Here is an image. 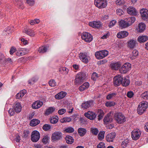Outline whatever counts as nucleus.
I'll return each instance as SVG.
<instances>
[{
  "label": "nucleus",
  "instance_id": "1",
  "mask_svg": "<svg viewBox=\"0 0 148 148\" xmlns=\"http://www.w3.org/2000/svg\"><path fill=\"white\" fill-rule=\"evenodd\" d=\"M86 74L85 73L80 72L78 73L76 76L74 83L75 84H80L85 80Z\"/></svg>",
  "mask_w": 148,
  "mask_h": 148
},
{
  "label": "nucleus",
  "instance_id": "2",
  "mask_svg": "<svg viewBox=\"0 0 148 148\" xmlns=\"http://www.w3.org/2000/svg\"><path fill=\"white\" fill-rule=\"evenodd\" d=\"M114 119L118 123H123L126 121L125 117L121 112L115 113Z\"/></svg>",
  "mask_w": 148,
  "mask_h": 148
},
{
  "label": "nucleus",
  "instance_id": "3",
  "mask_svg": "<svg viewBox=\"0 0 148 148\" xmlns=\"http://www.w3.org/2000/svg\"><path fill=\"white\" fill-rule=\"evenodd\" d=\"M148 107V103L144 101L140 103L138 106L137 109L138 113V114H142L145 111Z\"/></svg>",
  "mask_w": 148,
  "mask_h": 148
},
{
  "label": "nucleus",
  "instance_id": "4",
  "mask_svg": "<svg viewBox=\"0 0 148 148\" xmlns=\"http://www.w3.org/2000/svg\"><path fill=\"white\" fill-rule=\"evenodd\" d=\"M94 3L95 5L100 9L105 8L107 4L106 0H95Z\"/></svg>",
  "mask_w": 148,
  "mask_h": 148
},
{
  "label": "nucleus",
  "instance_id": "5",
  "mask_svg": "<svg viewBox=\"0 0 148 148\" xmlns=\"http://www.w3.org/2000/svg\"><path fill=\"white\" fill-rule=\"evenodd\" d=\"M108 54V52L107 50H102L96 52L95 56L97 59H101L106 56Z\"/></svg>",
  "mask_w": 148,
  "mask_h": 148
},
{
  "label": "nucleus",
  "instance_id": "6",
  "mask_svg": "<svg viewBox=\"0 0 148 148\" xmlns=\"http://www.w3.org/2000/svg\"><path fill=\"white\" fill-rule=\"evenodd\" d=\"M81 37L85 41L89 42L92 40V36L91 35L87 32H83L81 35Z\"/></svg>",
  "mask_w": 148,
  "mask_h": 148
},
{
  "label": "nucleus",
  "instance_id": "7",
  "mask_svg": "<svg viewBox=\"0 0 148 148\" xmlns=\"http://www.w3.org/2000/svg\"><path fill=\"white\" fill-rule=\"evenodd\" d=\"M123 77L121 75H118L114 78V85L115 86H119L122 83Z\"/></svg>",
  "mask_w": 148,
  "mask_h": 148
},
{
  "label": "nucleus",
  "instance_id": "8",
  "mask_svg": "<svg viewBox=\"0 0 148 148\" xmlns=\"http://www.w3.org/2000/svg\"><path fill=\"white\" fill-rule=\"evenodd\" d=\"M40 138V134L38 131L34 130L32 132L31 136V140L33 142H37L39 139Z\"/></svg>",
  "mask_w": 148,
  "mask_h": 148
},
{
  "label": "nucleus",
  "instance_id": "9",
  "mask_svg": "<svg viewBox=\"0 0 148 148\" xmlns=\"http://www.w3.org/2000/svg\"><path fill=\"white\" fill-rule=\"evenodd\" d=\"M131 64L129 63L124 64L119 70L120 72L122 73H126L131 69Z\"/></svg>",
  "mask_w": 148,
  "mask_h": 148
},
{
  "label": "nucleus",
  "instance_id": "10",
  "mask_svg": "<svg viewBox=\"0 0 148 148\" xmlns=\"http://www.w3.org/2000/svg\"><path fill=\"white\" fill-rule=\"evenodd\" d=\"M141 132L139 129L134 130L132 132L131 136L132 139L135 140H138L140 137Z\"/></svg>",
  "mask_w": 148,
  "mask_h": 148
},
{
  "label": "nucleus",
  "instance_id": "11",
  "mask_svg": "<svg viewBox=\"0 0 148 148\" xmlns=\"http://www.w3.org/2000/svg\"><path fill=\"white\" fill-rule=\"evenodd\" d=\"M142 19L148 22V10L146 9H141L140 11Z\"/></svg>",
  "mask_w": 148,
  "mask_h": 148
},
{
  "label": "nucleus",
  "instance_id": "12",
  "mask_svg": "<svg viewBox=\"0 0 148 148\" xmlns=\"http://www.w3.org/2000/svg\"><path fill=\"white\" fill-rule=\"evenodd\" d=\"M113 112H110L108 113L107 115L105 117L103 121L104 123L106 124H107L109 123H111L112 121V117L111 114H113Z\"/></svg>",
  "mask_w": 148,
  "mask_h": 148
},
{
  "label": "nucleus",
  "instance_id": "13",
  "mask_svg": "<svg viewBox=\"0 0 148 148\" xmlns=\"http://www.w3.org/2000/svg\"><path fill=\"white\" fill-rule=\"evenodd\" d=\"M79 57L80 59L85 63L88 62L89 57L86 53H80L79 55Z\"/></svg>",
  "mask_w": 148,
  "mask_h": 148
},
{
  "label": "nucleus",
  "instance_id": "14",
  "mask_svg": "<svg viewBox=\"0 0 148 148\" xmlns=\"http://www.w3.org/2000/svg\"><path fill=\"white\" fill-rule=\"evenodd\" d=\"M29 51L28 49L25 48H20L17 50L16 54L18 56H21L27 54Z\"/></svg>",
  "mask_w": 148,
  "mask_h": 148
},
{
  "label": "nucleus",
  "instance_id": "15",
  "mask_svg": "<svg viewBox=\"0 0 148 148\" xmlns=\"http://www.w3.org/2000/svg\"><path fill=\"white\" fill-rule=\"evenodd\" d=\"M84 115L86 117L91 120L95 119L96 117L95 114L90 111H89L85 113Z\"/></svg>",
  "mask_w": 148,
  "mask_h": 148
},
{
  "label": "nucleus",
  "instance_id": "16",
  "mask_svg": "<svg viewBox=\"0 0 148 148\" xmlns=\"http://www.w3.org/2000/svg\"><path fill=\"white\" fill-rule=\"evenodd\" d=\"M62 134L61 132H55L52 135V139L54 140H60L62 138Z\"/></svg>",
  "mask_w": 148,
  "mask_h": 148
},
{
  "label": "nucleus",
  "instance_id": "17",
  "mask_svg": "<svg viewBox=\"0 0 148 148\" xmlns=\"http://www.w3.org/2000/svg\"><path fill=\"white\" fill-rule=\"evenodd\" d=\"M93 106V102L92 101H87L83 103L82 105V107L84 109H87Z\"/></svg>",
  "mask_w": 148,
  "mask_h": 148
},
{
  "label": "nucleus",
  "instance_id": "18",
  "mask_svg": "<svg viewBox=\"0 0 148 148\" xmlns=\"http://www.w3.org/2000/svg\"><path fill=\"white\" fill-rule=\"evenodd\" d=\"M137 42L135 39H132L129 40L127 42V46L130 49H133L135 46Z\"/></svg>",
  "mask_w": 148,
  "mask_h": 148
},
{
  "label": "nucleus",
  "instance_id": "19",
  "mask_svg": "<svg viewBox=\"0 0 148 148\" xmlns=\"http://www.w3.org/2000/svg\"><path fill=\"white\" fill-rule=\"evenodd\" d=\"M43 102L40 101H36L34 102L32 105V108L35 109L40 108L43 105Z\"/></svg>",
  "mask_w": 148,
  "mask_h": 148
},
{
  "label": "nucleus",
  "instance_id": "20",
  "mask_svg": "<svg viewBox=\"0 0 148 148\" xmlns=\"http://www.w3.org/2000/svg\"><path fill=\"white\" fill-rule=\"evenodd\" d=\"M88 24L90 26L97 28H98L101 26L100 22L99 21H93L90 22Z\"/></svg>",
  "mask_w": 148,
  "mask_h": 148
},
{
  "label": "nucleus",
  "instance_id": "21",
  "mask_svg": "<svg viewBox=\"0 0 148 148\" xmlns=\"http://www.w3.org/2000/svg\"><path fill=\"white\" fill-rule=\"evenodd\" d=\"M121 65L119 62H113L110 64V66L113 70H116L120 68Z\"/></svg>",
  "mask_w": 148,
  "mask_h": 148
},
{
  "label": "nucleus",
  "instance_id": "22",
  "mask_svg": "<svg viewBox=\"0 0 148 148\" xmlns=\"http://www.w3.org/2000/svg\"><path fill=\"white\" fill-rule=\"evenodd\" d=\"M67 93L65 92L61 91L56 95L55 97L56 99H60L64 98L66 95Z\"/></svg>",
  "mask_w": 148,
  "mask_h": 148
},
{
  "label": "nucleus",
  "instance_id": "23",
  "mask_svg": "<svg viewBox=\"0 0 148 148\" xmlns=\"http://www.w3.org/2000/svg\"><path fill=\"white\" fill-rule=\"evenodd\" d=\"M128 13L132 15H135L137 14V12L135 8L132 7H130L127 9Z\"/></svg>",
  "mask_w": 148,
  "mask_h": 148
},
{
  "label": "nucleus",
  "instance_id": "24",
  "mask_svg": "<svg viewBox=\"0 0 148 148\" xmlns=\"http://www.w3.org/2000/svg\"><path fill=\"white\" fill-rule=\"evenodd\" d=\"M128 35V33L125 31H121L119 32L117 35V37L119 38H122L127 36Z\"/></svg>",
  "mask_w": 148,
  "mask_h": 148
},
{
  "label": "nucleus",
  "instance_id": "25",
  "mask_svg": "<svg viewBox=\"0 0 148 148\" xmlns=\"http://www.w3.org/2000/svg\"><path fill=\"white\" fill-rule=\"evenodd\" d=\"M116 134L114 133L109 134L106 136V140L109 142H112L113 139L115 137Z\"/></svg>",
  "mask_w": 148,
  "mask_h": 148
},
{
  "label": "nucleus",
  "instance_id": "26",
  "mask_svg": "<svg viewBox=\"0 0 148 148\" xmlns=\"http://www.w3.org/2000/svg\"><path fill=\"white\" fill-rule=\"evenodd\" d=\"M125 20L128 26H129L135 21V18L134 17L126 18H125Z\"/></svg>",
  "mask_w": 148,
  "mask_h": 148
},
{
  "label": "nucleus",
  "instance_id": "27",
  "mask_svg": "<svg viewBox=\"0 0 148 148\" xmlns=\"http://www.w3.org/2000/svg\"><path fill=\"white\" fill-rule=\"evenodd\" d=\"M145 24L141 23L138 25V28L137 29V30L139 32H143L145 29Z\"/></svg>",
  "mask_w": 148,
  "mask_h": 148
},
{
  "label": "nucleus",
  "instance_id": "28",
  "mask_svg": "<svg viewBox=\"0 0 148 148\" xmlns=\"http://www.w3.org/2000/svg\"><path fill=\"white\" fill-rule=\"evenodd\" d=\"M89 86V83L87 82H85L79 87V90L80 91H83L84 90L88 89Z\"/></svg>",
  "mask_w": 148,
  "mask_h": 148
},
{
  "label": "nucleus",
  "instance_id": "29",
  "mask_svg": "<svg viewBox=\"0 0 148 148\" xmlns=\"http://www.w3.org/2000/svg\"><path fill=\"white\" fill-rule=\"evenodd\" d=\"M23 32L31 36H33L35 35L34 32V31L30 29L26 28H25Z\"/></svg>",
  "mask_w": 148,
  "mask_h": 148
},
{
  "label": "nucleus",
  "instance_id": "30",
  "mask_svg": "<svg viewBox=\"0 0 148 148\" xmlns=\"http://www.w3.org/2000/svg\"><path fill=\"white\" fill-rule=\"evenodd\" d=\"M21 108L20 103L19 102H16L14 108L15 111L16 112H20L21 111Z\"/></svg>",
  "mask_w": 148,
  "mask_h": 148
},
{
  "label": "nucleus",
  "instance_id": "31",
  "mask_svg": "<svg viewBox=\"0 0 148 148\" xmlns=\"http://www.w3.org/2000/svg\"><path fill=\"white\" fill-rule=\"evenodd\" d=\"M26 93V90H23L18 93L16 95V98L17 99H21Z\"/></svg>",
  "mask_w": 148,
  "mask_h": 148
},
{
  "label": "nucleus",
  "instance_id": "32",
  "mask_svg": "<svg viewBox=\"0 0 148 148\" xmlns=\"http://www.w3.org/2000/svg\"><path fill=\"white\" fill-rule=\"evenodd\" d=\"M148 40V37L145 36H139L137 39L138 41L140 43L144 42Z\"/></svg>",
  "mask_w": 148,
  "mask_h": 148
},
{
  "label": "nucleus",
  "instance_id": "33",
  "mask_svg": "<svg viewBox=\"0 0 148 148\" xmlns=\"http://www.w3.org/2000/svg\"><path fill=\"white\" fill-rule=\"evenodd\" d=\"M55 109L54 107H50L47 109L45 112V114L48 115L51 114L54 111Z\"/></svg>",
  "mask_w": 148,
  "mask_h": 148
},
{
  "label": "nucleus",
  "instance_id": "34",
  "mask_svg": "<svg viewBox=\"0 0 148 148\" xmlns=\"http://www.w3.org/2000/svg\"><path fill=\"white\" fill-rule=\"evenodd\" d=\"M78 132L79 136H83L86 133V130L84 128H80L78 130Z\"/></svg>",
  "mask_w": 148,
  "mask_h": 148
},
{
  "label": "nucleus",
  "instance_id": "35",
  "mask_svg": "<svg viewBox=\"0 0 148 148\" xmlns=\"http://www.w3.org/2000/svg\"><path fill=\"white\" fill-rule=\"evenodd\" d=\"M66 142L69 144H71L74 142V139L71 136H67L65 137Z\"/></svg>",
  "mask_w": 148,
  "mask_h": 148
},
{
  "label": "nucleus",
  "instance_id": "36",
  "mask_svg": "<svg viewBox=\"0 0 148 148\" xmlns=\"http://www.w3.org/2000/svg\"><path fill=\"white\" fill-rule=\"evenodd\" d=\"M138 52L136 50H134L130 56V59L133 60L135 59L136 57L138 55Z\"/></svg>",
  "mask_w": 148,
  "mask_h": 148
},
{
  "label": "nucleus",
  "instance_id": "37",
  "mask_svg": "<svg viewBox=\"0 0 148 148\" xmlns=\"http://www.w3.org/2000/svg\"><path fill=\"white\" fill-rule=\"evenodd\" d=\"M6 58L4 55L1 53L0 52V64H3L6 63Z\"/></svg>",
  "mask_w": 148,
  "mask_h": 148
},
{
  "label": "nucleus",
  "instance_id": "38",
  "mask_svg": "<svg viewBox=\"0 0 148 148\" xmlns=\"http://www.w3.org/2000/svg\"><path fill=\"white\" fill-rule=\"evenodd\" d=\"M40 123L39 120L36 119H33L30 122V125L31 126H35L38 125Z\"/></svg>",
  "mask_w": 148,
  "mask_h": 148
},
{
  "label": "nucleus",
  "instance_id": "39",
  "mask_svg": "<svg viewBox=\"0 0 148 148\" xmlns=\"http://www.w3.org/2000/svg\"><path fill=\"white\" fill-rule=\"evenodd\" d=\"M119 25L122 28H125L128 27L125 20H121L119 22Z\"/></svg>",
  "mask_w": 148,
  "mask_h": 148
},
{
  "label": "nucleus",
  "instance_id": "40",
  "mask_svg": "<svg viewBox=\"0 0 148 148\" xmlns=\"http://www.w3.org/2000/svg\"><path fill=\"white\" fill-rule=\"evenodd\" d=\"M12 0L14 2V1L15 2H16V3H15L18 5V7H19V8H20L21 9H23L24 8L23 3L21 1H17V0Z\"/></svg>",
  "mask_w": 148,
  "mask_h": 148
},
{
  "label": "nucleus",
  "instance_id": "41",
  "mask_svg": "<svg viewBox=\"0 0 148 148\" xmlns=\"http://www.w3.org/2000/svg\"><path fill=\"white\" fill-rule=\"evenodd\" d=\"M130 83V82L129 80L125 78H123V80H122L121 84L123 86H127Z\"/></svg>",
  "mask_w": 148,
  "mask_h": 148
},
{
  "label": "nucleus",
  "instance_id": "42",
  "mask_svg": "<svg viewBox=\"0 0 148 148\" xmlns=\"http://www.w3.org/2000/svg\"><path fill=\"white\" fill-rule=\"evenodd\" d=\"M58 121V118L57 116H53L50 119V122L52 124H55L57 123Z\"/></svg>",
  "mask_w": 148,
  "mask_h": 148
},
{
  "label": "nucleus",
  "instance_id": "43",
  "mask_svg": "<svg viewBox=\"0 0 148 148\" xmlns=\"http://www.w3.org/2000/svg\"><path fill=\"white\" fill-rule=\"evenodd\" d=\"M50 139L49 136L46 135L43 136L42 139V142L44 144H46L49 141Z\"/></svg>",
  "mask_w": 148,
  "mask_h": 148
},
{
  "label": "nucleus",
  "instance_id": "44",
  "mask_svg": "<svg viewBox=\"0 0 148 148\" xmlns=\"http://www.w3.org/2000/svg\"><path fill=\"white\" fill-rule=\"evenodd\" d=\"M117 95V93L112 92L110 93L106 97V99L108 100H109L115 97Z\"/></svg>",
  "mask_w": 148,
  "mask_h": 148
},
{
  "label": "nucleus",
  "instance_id": "45",
  "mask_svg": "<svg viewBox=\"0 0 148 148\" xmlns=\"http://www.w3.org/2000/svg\"><path fill=\"white\" fill-rule=\"evenodd\" d=\"M47 47L46 46H42L39 48L38 51L40 53H43L46 52L47 50Z\"/></svg>",
  "mask_w": 148,
  "mask_h": 148
},
{
  "label": "nucleus",
  "instance_id": "46",
  "mask_svg": "<svg viewBox=\"0 0 148 148\" xmlns=\"http://www.w3.org/2000/svg\"><path fill=\"white\" fill-rule=\"evenodd\" d=\"M40 20L38 19H35L34 20H31L29 22L31 25H33L35 24H38L40 22Z\"/></svg>",
  "mask_w": 148,
  "mask_h": 148
},
{
  "label": "nucleus",
  "instance_id": "47",
  "mask_svg": "<svg viewBox=\"0 0 148 148\" xmlns=\"http://www.w3.org/2000/svg\"><path fill=\"white\" fill-rule=\"evenodd\" d=\"M90 131L92 133L95 135L97 134L99 130L98 129L94 127H92L90 128Z\"/></svg>",
  "mask_w": 148,
  "mask_h": 148
},
{
  "label": "nucleus",
  "instance_id": "48",
  "mask_svg": "<svg viewBox=\"0 0 148 148\" xmlns=\"http://www.w3.org/2000/svg\"><path fill=\"white\" fill-rule=\"evenodd\" d=\"M141 98L145 100H148V91L143 93L141 95Z\"/></svg>",
  "mask_w": 148,
  "mask_h": 148
},
{
  "label": "nucleus",
  "instance_id": "49",
  "mask_svg": "<svg viewBox=\"0 0 148 148\" xmlns=\"http://www.w3.org/2000/svg\"><path fill=\"white\" fill-rule=\"evenodd\" d=\"M99 115H98V119L99 120H101L104 115V113L103 111L101 110H100L98 111Z\"/></svg>",
  "mask_w": 148,
  "mask_h": 148
},
{
  "label": "nucleus",
  "instance_id": "50",
  "mask_svg": "<svg viewBox=\"0 0 148 148\" xmlns=\"http://www.w3.org/2000/svg\"><path fill=\"white\" fill-rule=\"evenodd\" d=\"M71 121V119L70 117H65L62 119L60 120L62 123H64L66 122H69Z\"/></svg>",
  "mask_w": 148,
  "mask_h": 148
},
{
  "label": "nucleus",
  "instance_id": "51",
  "mask_svg": "<svg viewBox=\"0 0 148 148\" xmlns=\"http://www.w3.org/2000/svg\"><path fill=\"white\" fill-rule=\"evenodd\" d=\"M74 131V128L71 127H69L65 129L64 131L68 133H71L73 132Z\"/></svg>",
  "mask_w": 148,
  "mask_h": 148
},
{
  "label": "nucleus",
  "instance_id": "52",
  "mask_svg": "<svg viewBox=\"0 0 148 148\" xmlns=\"http://www.w3.org/2000/svg\"><path fill=\"white\" fill-rule=\"evenodd\" d=\"M105 132L104 131L100 132L98 135V138L99 140H102L104 137Z\"/></svg>",
  "mask_w": 148,
  "mask_h": 148
},
{
  "label": "nucleus",
  "instance_id": "53",
  "mask_svg": "<svg viewBox=\"0 0 148 148\" xmlns=\"http://www.w3.org/2000/svg\"><path fill=\"white\" fill-rule=\"evenodd\" d=\"M115 103L114 101H108L105 103L106 106L108 107H110L115 105Z\"/></svg>",
  "mask_w": 148,
  "mask_h": 148
},
{
  "label": "nucleus",
  "instance_id": "54",
  "mask_svg": "<svg viewBox=\"0 0 148 148\" xmlns=\"http://www.w3.org/2000/svg\"><path fill=\"white\" fill-rule=\"evenodd\" d=\"M115 3L117 5H122L125 3V1L124 0H116Z\"/></svg>",
  "mask_w": 148,
  "mask_h": 148
},
{
  "label": "nucleus",
  "instance_id": "55",
  "mask_svg": "<svg viewBox=\"0 0 148 148\" xmlns=\"http://www.w3.org/2000/svg\"><path fill=\"white\" fill-rule=\"evenodd\" d=\"M51 128V126L48 124H45L42 127L43 129L45 131L49 130Z\"/></svg>",
  "mask_w": 148,
  "mask_h": 148
},
{
  "label": "nucleus",
  "instance_id": "56",
  "mask_svg": "<svg viewBox=\"0 0 148 148\" xmlns=\"http://www.w3.org/2000/svg\"><path fill=\"white\" fill-rule=\"evenodd\" d=\"M99 77V76L97 73L94 72L92 74V75L91 79L95 81Z\"/></svg>",
  "mask_w": 148,
  "mask_h": 148
},
{
  "label": "nucleus",
  "instance_id": "57",
  "mask_svg": "<svg viewBox=\"0 0 148 148\" xmlns=\"http://www.w3.org/2000/svg\"><path fill=\"white\" fill-rule=\"evenodd\" d=\"M49 85L51 87H54L57 84L55 81L53 79L50 80L49 82Z\"/></svg>",
  "mask_w": 148,
  "mask_h": 148
},
{
  "label": "nucleus",
  "instance_id": "58",
  "mask_svg": "<svg viewBox=\"0 0 148 148\" xmlns=\"http://www.w3.org/2000/svg\"><path fill=\"white\" fill-rule=\"evenodd\" d=\"M37 80V79L35 77L32 78L31 79L29 80L28 81V84H33Z\"/></svg>",
  "mask_w": 148,
  "mask_h": 148
},
{
  "label": "nucleus",
  "instance_id": "59",
  "mask_svg": "<svg viewBox=\"0 0 148 148\" xmlns=\"http://www.w3.org/2000/svg\"><path fill=\"white\" fill-rule=\"evenodd\" d=\"M27 3L30 6H33L35 3V1L34 0H27Z\"/></svg>",
  "mask_w": 148,
  "mask_h": 148
},
{
  "label": "nucleus",
  "instance_id": "60",
  "mask_svg": "<svg viewBox=\"0 0 148 148\" xmlns=\"http://www.w3.org/2000/svg\"><path fill=\"white\" fill-rule=\"evenodd\" d=\"M116 11L117 14L119 16L123 14L124 13L123 11L120 9H117L116 10Z\"/></svg>",
  "mask_w": 148,
  "mask_h": 148
},
{
  "label": "nucleus",
  "instance_id": "61",
  "mask_svg": "<svg viewBox=\"0 0 148 148\" xmlns=\"http://www.w3.org/2000/svg\"><path fill=\"white\" fill-rule=\"evenodd\" d=\"M29 133V130H25L23 133V137L25 138L27 137Z\"/></svg>",
  "mask_w": 148,
  "mask_h": 148
},
{
  "label": "nucleus",
  "instance_id": "62",
  "mask_svg": "<svg viewBox=\"0 0 148 148\" xmlns=\"http://www.w3.org/2000/svg\"><path fill=\"white\" fill-rule=\"evenodd\" d=\"M97 148H106L105 144L102 142L100 143L97 146Z\"/></svg>",
  "mask_w": 148,
  "mask_h": 148
},
{
  "label": "nucleus",
  "instance_id": "63",
  "mask_svg": "<svg viewBox=\"0 0 148 148\" xmlns=\"http://www.w3.org/2000/svg\"><path fill=\"white\" fill-rule=\"evenodd\" d=\"M66 112V110L65 109L62 108L59 110L58 111V113L60 115H62L64 114Z\"/></svg>",
  "mask_w": 148,
  "mask_h": 148
},
{
  "label": "nucleus",
  "instance_id": "64",
  "mask_svg": "<svg viewBox=\"0 0 148 148\" xmlns=\"http://www.w3.org/2000/svg\"><path fill=\"white\" fill-rule=\"evenodd\" d=\"M116 22V21L115 20H114L112 21L110 23L109 25V27H113L115 25Z\"/></svg>",
  "mask_w": 148,
  "mask_h": 148
}]
</instances>
